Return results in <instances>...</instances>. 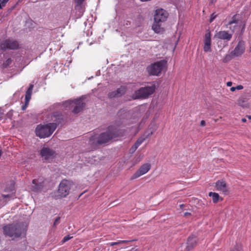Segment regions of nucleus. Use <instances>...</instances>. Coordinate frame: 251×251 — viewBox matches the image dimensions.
I'll list each match as a JSON object with an SVG mask.
<instances>
[{
  "instance_id": "obj_1",
  "label": "nucleus",
  "mask_w": 251,
  "mask_h": 251,
  "mask_svg": "<svg viewBox=\"0 0 251 251\" xmlns=\"http://www.w3.org/2000/svg\"><path fill=\"white\" fill-rule=\"evenodd\" d=\"M125 134V130L120 129L116 126L111 125L108 126L105 132L91 136L89 143L92 146L101 145L109 142L113 138L124 136Z\"/></svg>"
},
{
  "instance_id": "obj_2",
  "label": "nucleus",
  "mask_w": 251,
  "mask_h": 251,
  "mask_svg": "<svg viewBox=\"0 0 251 251\" xmlns=\"http://www.w3.org/2000/svg\"><path fill=\"white\" fill-rule=\"evenodd\" d=\"M168 15L167 11L162 8H158L155 10L154 23L152 25V29L155 33H162L164 31L162 23L167 20Z\"/></svg>"
},
{
  "instance_id": "obj_3",
  "label": "nucleus",
  "mask_w": 251,
  "mask_h": 251,
  "mask_svg": "<svg viewBox=\"0 0 251 251\" xmlns=\"http://www.w3.org/2000/svg\"><path fill=\"white\" fill-rule=\"evenodd\" d=\"M72 186L70 181L63 180L60 183L58 190L54 193L53 197L56 200L66 197L70 192Z\"/></svg>"
},
{
  "instance_id": "obj_4",
  "label": "nucleus",
  "mask_w": 251,
  "mask_h": 251,
  "mask_svg": "<svg viewBox=\"0 0 251 251\" xmlns=\"http://www.w3.org/2000/svg\"><path fill=\"white\" fill-rule=\"evenodd\" d=\"M50 120L52 123H50L55 130L57 126H62L68 122V116L60 111H55L50 114Z\"/></svg>"
},
{
  "instance_id": "obj_5",
  "label": "nucleus",
  "mask_w": 251,
  "mask_h": 251,
  "mask_svg": "<svg viewBox=\"0 0 251 251\" xmlns=\"http://www.w3.org/2000/svg\"><path fill=\"white\" fill-rule=\"evenodd\" d=\"M3 232L5 236L19 238L22 234V228L18 224H9L2 227Z\"/></svg>"
},
{
  "instance_id": "obj_6",
  "label": "nucleus",
  "mask_w": 251,
  "mask_h": 251,
  "mask_svg": "<svg viewBox=\"0 0 251 251\" xmlns=\"http://www.w3.org/2000/svg\"><path fill=\"white\" fill-rule=\"evenodd\" d=\"M55 129L50 124L46 125H39L35 129L36 135L40 138H45L50 136Z\"/></svg>"
},
{
  "instance_id": "obj_7",
  "label": "nucleus",
  "mask_w": 251,
  "mask_h": 251,
  "mask_svg": "<svg viewBox=\"0 0 251 251\" xmlns=\"http://www.w3.org/2000/svg\"><path fill=\"white\" fill-rule=\"evenodd\" d=\"M166 63L164 60L155 62L147 68V71L150 75L158 76L161 74Z\"/></svg>"
},
{
  "instance_id": "obj_8",
  "label": "nucleus",
  "mask_w": 251,
  "mask_h": 251,
  "mask_svg": "<svg viewBox=\"0 0 251 251\" xmlns=\"http://www.w3.org/2000/svg\"><path fill=\"white\" fill-rule=\"evenodd\" d=\"M155 87L154 85L151 86L141 87L135 91V99H141L147 98L149 95H151L155 91Z\"/></svg>"
},
{
  "instance_id": "obj_9",
  "label": "nucleus",
  "mask_w": 251,
  "mask_h": 251,
  "mask_svg": "<svg viewBox=\"0 0 251 251\" xmlns=\"http://www.w3.org/2000/svg\"><path fill=\"white\" fill-rule=\"evenodd\" d=\"M19 48V42L16 40L8 38L3 41H0V49L3 51L6 50H17Z\"/></svg>"
},
{
  "instance_id": "obj_10",
  "label": "nucleus",
  "mask_w": 251,
  "mask_h": 251,
  "mask_svg": "<svg viewBox=\"0 0 251 251\" xmlns=\"http://www.w3.org/2000/svg\"><path fill=\"white\" fill-rule=\"evenodd\" d=\"M55 151L49 148L44 147L40 150V155L46 161L52 160L55 156Z\"/></svg>"
},
{
  "instance_id": "obj_11",
  "label": "nucleus",
  "mask_w": 251,
  "mask_h": 251,
  "mask_svg": "<svg viewBox=\"0 0 251 251\" xmlns=\"http://www.w3.org/2000/svg\"><path fill=\"white\" fill-rule=\"evenodd\" d=\"M238 43L234 49L232 50V54L234 55V56L238 57L242 55L245 51L246 46L245 42L241 39L238 38Z\"/></svg>"
},
{
  "instance_id": "obj_12",
  "label": "nucleus",
  "mask_w": 251,
  "mask_h": 251,
  "mask_svg": "<svg viewBox=\"0 0 251 251\" xmlns=\"http://www.w3.org/2000/svg\"><path fill=\"white\" fill-rule=\"evenodd\" d=\"M72 104L73 106L72 113L74 114H76L82 111L86 105L85 103L83 102L82 97L74 100V103Z\"/></svg>"
},
{
  "instance_id": "obj_13",
  "label": "nucleus",
  "mask_w": 251,
  "mask_h": 251,
  "mask_svg": "<svg viewBox=\"0 0 251 251\" xmlns=\"http://www.w3.org/2000/svg\"><path fill=\"white\" fill-rule=\"evenodd\" d=\"M151 169V164L149 163L144 164L133 175L131 179H134L139 177L147 173Z\"/></svg>"
},
{
  "instance_id": "obj_14",
  "label": "nucleus",
  "mask_w": 251,
  "mask_h": 251,
  "mask_svg": "<svg viewBox=\"0 0 251 251\" xmlns=\"http://www.w3.org/2000/svg\"><path fill=\"white\" fill-rule=\"evenodd\" d=\"M126 92V88L124 86H121L117 90L110 92L108 94V97L110 99L119 98L125 94Z\"/></svg>"
},
{
  "instance_id": "obj_15",
  "label": "nucleus",
  "mask_w": 251,
  "mask_h": 251,
  "mask_svg": "<svg viewBox=\"0 0 251 251\" xmlns=\"http://www.w3.org/2000/svg\"><path fill=\"white\" fill-rule=\"evenodd\" d=\"M204 47L203 50L205 52H210L211 51V33L210 31L206 33L204 37Z\"/></svg>"
},
{
  "instance_id": "obj_16",
  "label": "nucleus",
  "mask_w": 251,
  "mask_h": 251,
  "mask_svg": "<svg viewBox=\"0 0 251 251\" xmlns=\"http://www.w3.org/2000/svg\"><path fill=\"white\" fill-rule=\"evenodd\" d=\"M197 244V238L195 236H189L186 243V246L184 251H190L193 249Z\"/></svg>"
},
{
  "instance_id": "obj_17",
  "label": "nucleus",
  "mask_w": 251,
  "mask_h": 251,
  "mask_svg": "<svg viewBox=\"0 0 251 251\" xmlns=\"http://www.w3.org/2000/svg\"><path fill=\"white\" fill-rule=\"evenodd\" d=\"M232 34L229 33L227 31H220L215 35V37L219 39L229 41L232 38Z\"/></svg>"
},
{
  "instance_id": "obj_18",
  "label": "nucleus",
  "mask_w": 251,
  "mask_h": 251,
  "mask_svg": "<svg viewBox=\"0 0 251 251\" xmlns=\"http://www.w3.org/2000/svg\"><path fill=\"white\" fill-rule=\"evenodd\" d=\"M44 186V181L39 182L36 179H33L32 180V185L31 186V189L33 192H39L41 191Z\"/></svg>"
},
{
  "instance_id": "obj_19",
  "label": "nucleus",
  "mask_w": 251,
  "mask_h": 251,
  "mask_svg": "<svg viewBox=\"0 0 251 251\" xmlns=\"http://www.w3.org/2000/svg\"><path fill=\"white\" fill-rule=\"evenodd\" d=\"M215 187L217 190L221 191L225 194H227L228 190L225 181L223 180H218L215 183Z\"/></svg>"
},
{
  "instance_id": "obj_20",
  "label": "nucleus",
  "mask_w": 251,
  "mask_h": 251,
  "mask_svg": "<svg viewBox=\"0 0 251 251\" xmlns=\"http://www.w3.org/2000/svg\"><path fill=\"white\" fill-rule=\"evenodd\" d=\"M152 133H153L151 131H147L145 132L142 136L137 140L135 143L139 146L146 139L151 135Z\"/></svg>"
},
{
  "instance_id": "obj_21",
  "label": "nucleus",
  "mask_w": 251,
  "mask_h": 251,
  "mask_svg": "<svg viewBox=\"0 0 251 251\" xmlns=\"http://www.w3.org/2000/svg\"><path fill=\"white\" fill-rule=\"evenodd\" d=\"M4 192H12L15 191V182L13 180H10L6 183Z\"/></svg>"
},
{
  "instance_id": "obj_22",
  "label": "nucleus",
  "mask_w": 251,
  "mask_h": 251,
  "mask_svg": "<svg viewBox=\"0 0 251 251\" xmlns=\"http://www.w3.org/2000/svg\"><path fill=\"white\" fill-rule=\"evenodd\" d=\"M74 103V100H69L63 102L62 105L64 107L63 109L64 110H70L72 111L73 109V106L72 103Z\"/></svg>"
},
{
  "instance_id": "obj_23",
  "label": "nucleus",
  "mask_w": 251,
  "mask_h": 251,
  "mask_svg": "<svg viewBox=\"0 0 251 251\" xmlns=\"http://www.w3.org/2000/svg\"><path fill=\"white\" fill-rule=\"evenodd\" d=\"M237 104L242 107L247 108L248 107V104L247 103L246 99L243 97L240 98L237 100Z\"/></svg>"
},
{
  "instance_id": "obj_24",
  "label": "nucleus",
  "mask_w": 251,
  "mask_h": 251,
  "mask_svg": "<svg viewBox=\"0 0 251 251\" xmlns=\"http://www.w3.org/2000/svg\"><path fill=\"white\" fill-rule=\"evenodd\" d=\"M85 0H74L75 8L76 10H80L83 7V3Z\"/></svg>"
},
{
  "instance_id": "obj_25",
  "label": "nucleus",
  "mask_w": 251,
  "mask_h": 251,
  "mask_svg": "<svg viewBox=\"0 0 251 251\" xmlns=\"http://www.w3.org/2000/svg\"><path fill=\"white\" fill-rule=\"evenodd\" d=\"M34 87L33 84H30L28 88L25 92V99H31V97L32 93V90Z\"/></svg>"
},
{
  "instance_id": "obj_26",
  "label": "nucleus",
  "mask_w": 251,
  "mask_h": 251,
  "mask_svg": "<svg viewBox=\"0 0 251 251\" xmlns=\"http://www.w3.org/2000/svg\"><path fill=\"white\" fill-rule=\"evenodd\" d=\"M208 196L212 197V201L214 203H217L220 198L219 194L215 192H210L209 193Z\"/></svg>"
},
{
  "instance_id": "obj_27",
  "label": "nucleus",
  "mask_w": 251,
  "mask_h": 251,
  "mask_svg": "<svg viewBox=\"0 0 251 251\" xmlns=\"http://www.w3.org/2000/svg\"><path fill=\"white\" fill-rule=\"evenodd\" d=\"M236 57V56H234V55L232 54V51L230 52L229 54H227L226 55L225 58L223 59V62L224 63H227L230 60H231L232 58Z\"/></svg>"
},
{
  "instance_id": "obj_28",
  "label": "nucleus",
  "mask_w": 251,
  "mask_h": 251,
  "mask_svg": "<svg viewBox=\"0 0 251 251\" xmlns=\"http://www.w3.org/2000/svg\"><path fill=\"white\" fill-rule=\"evenodd\" d=\"M133 241V240H131V241H129V240H120V241H118V242L109 243V244L111 246H114L115 245H121V244H123V243H128V242H131V241Z\"/></svg>"
},
{
  "instance_id": "obj_29",
  "label": "nucleus",
  "mask_w": 251,
  "mask_h": 251,
  "mask_svg": "<svg viewBox=\"0 0 251 251\" xmlns=\"http://www.w3.org/2000/svg\"><path fill=\"white\" fill-rule=\"evenodd\" d=\"M12 60L11 59V58L10 57L8 58L7 59H6V60L5 61H4L3 62V63L2 64V67L3 68H7L12 63Z\"/></svg>"
},
{
  "instance_id": "obj_30",
  "label": "nucleus",
  "mask_w": 251,
  "mask_h": 251,
  "mask_svg": "<svg viewBox=\"0 0 251 251\" xmlns=\"http://www.w3.org/2000/svg\"><path fill=\"white\" fill-rule=\"evenodd\" d=\"M230 251H243L242 245L240 244H237Z\"/></svg>"
},
{
  "instance_id": "obj_31",
  "label": "nucleus",
  "mask_w": 251,
  "mask_h": 251,
  "mask_svg": "<svg viewBox=\"0 0 251 251\" xmlns=\"http://www.w3.org/2000/svg\"><path fill=\"white\" fill-rule=\"evenodd\" d=\"M236 15H234L232 17L231 20L228 22L227 25H231L233 24L238 23V20L236 18Z\"/></svg>"
},
{
  "instance_id": "obj_32",
  "label": "nucleus",
  "mask_w": 251,
  "mask_h": 251,
  "mask_svg": "<svg viewBox=\"0 0 251 251\" xmlns=\"http://www.w3.org/2000/svg\"><path fill=\"white\" fill-rule=\"evenodd\" d=\"M29 100H29V99H25V104H23L22 105V110H25L26 109V108H27V106L28 105Z\"/></svg>"
},
{
  "instance_id": "obj_33",
  "label": "nucleus",
  "mask_w": 251,
  "mask_h": 251,
  "mask_svg": "<svg viewBox=\"0 0 251 251\" xmlns=\"http://www.w3.org/2000/svg\"><path fill=\"white\" fill-rule=\"evenodd\" d=\"M8 0H0V9H2L3 7L5 6Z\"/></svg>"
},
{
  "instance_id": "obj_34",
  "label": "nucleus",
  "mask_w": 251,
  "mask_h": 251,
  "mask_svg": "<svg viewBox=\"0 0 251 251\" xmlns=\"http://www.w3.org/2000/svg\"><path fill=\"white\" fill-rule=\"evenodd\" d=\"M73 238V236H71L70 235H67V236H65L63 239H62V242L63 243L68 241V240H69L70 239H72Z\"/></svg>"
},
{
  "instance_id": "obj_35",
  "label": "nucleus",
  "mask_w": 251,
  "mask_h": 251,
  "mask_svg": "<svg viewBox=\"0 0 251 251\" xmlns=\"http://www.w3.org/2000/svg\"><path fill=\"white\" fill-rule=\"evenodd\" d=\"M1 197L3 199L11 198H12L14 197V194H13V193H12L11 194H7V195L2 194Z\"/></svg>"
},
{
  "instance_id": "obj_36",
  "label": "nucleus",
  "mask_w": 251,
  "mask_h": 251,
  "mask_svg": "<svg viewBox=\"0 0 251 251\" xmlns=\"http://www.w3.org/2000/svg\"><path fill=\"white\" fill-rule=\"evenodd\" d=\"M60 217L59 216H57L55 220H54V222L53 223V226H56L57 225H58L60 223Z\"/></svg>"
},
{
  "instance_id": "obj_37",
  "label": "nucleus",
  "mask_w": 251,
  "mask_h": 251,
  "mask_svg": "<svg viewBox=\"0 0 251 251\" xmlns=\"http://www.w3.org/2000/svg\"><path fill=\"white\" fill-rule=\"evenodd\" d=\"M18 4V2H17L14 5L11 6L8 10V12L10 13L12 10H13Z\"/></svg>"
},
{
  "instance_id": "obj_38",
  "label": "nucleus",
  "mask_w": 251,
  "mask_h": 251,
  "mask_svg": "<svg viewBox=\"0 0 251 251\" xmlns=\"http://www.w3.org/2000/svg\"><path fill=\"white\" fill-rule=\"evenodd\" d=\"M138 145L134 143V144L131 148L130 150H131L132 152H134L138 148Z\"/></svg>"
},
{
  "instance_id": "obj_39",
  "label": "nucleus",
  "mask_w": 251,
  "mask_h": 251,
  "mask_svg": "<svg viewBox=\"0 0 251 251\" xmlns=\"http://www.w3.org/2000/svg\"><path fill=\"white\" fill-rule=\"evenodd\" d=\"M216 17H217V15H216L215 14V13H213L211 15V17H210V21H209L211 23L216 18Z\"/></svg>"
},
{
  "instance_id": "obj_40",
  "label": "nucleus",
  "mask_w": 251,
  "mask_h": 251,
  "mask_svg": "<svg viewBox=\"0 0 251 251\" xmlns=\"http://www.w3.org/2000/svg\"><path fill=\"white\" fill-rule=\"evenodd\" d=\"M236 89L237 90H241L243 88V86L241 85H237L236 87H235Z\"/></svg>"
},
{
  "instance_id": "obj_41",
  "label": "nucleus",
  "mask_w": 251,
  "mask_h": 251,
  "mask_svg": "<svg viewBox=\"0 0 251 251\" xmlns=\"http://www.w3.org/2000/svg\"><path fill=\"white\" fill-rule=\"evenodd\" d=\"M190 215H191V213H189V212H185V213H184V216L185 217H188V216H190Z\"/></svg>"
},
{
  "instance_id": "obj_42",
  "label": "nucleus",
  "mask_w": 251,
  "mask_h": 251,
  "mask_svg": "<svg viewBox=\"0 0 251 251\" xmlns=\"http://www.w3.org/2000/svg\"><path fill=\"white\" fill-rule=\"evenodd\" d=\"M205 125V121L204 120H202L201 122V126H203Z\"/></svg>"
},
{
  "instance_id": "obj_43",
  "label": "nucleus",
  "mask_w": 251,
  "mask_h": 251,
  "mask_svg": "<svg viewBox=\"0 0 251 251\" xmlns=\"http://www.w3.org/2000/svg\"><path fill=\"white\" fill-rule=\"evenodd\" d=\"M245 24H244L243 25V27L242 28V29H241V33H242L244 32V29H245Z\"/></svg>"
},
{
  "instance_id": "obj_44",
  "label": "nucleus",
  "mask_w": 251,
  "mask_h": 251,
  "mask_svg": "<svg viewBox=\"0 0 251 251\" xmlns=\"http://www.w3.org/2000/svg\"><path fill=\"white\" fill-rule=\"evenodd\" d=\"M231 85H232V82H231L229 81V82H227V85L228 86H231Z\"/></svg>"
},
{
  "instance_id": "obj_45",
  "label": "nucleus",
  "mask_w": 251,
  "mask_h": 251,
  "mask_svg": "<svg viewBox=\"0 0 251 251\" xmlns=\"http://www.w3.org/2000/svg\"><path fill=\"white\" fill-rule=\"evenodd\" d=\"M236 90V88L235 87H232L230 88V90L232 92H233L235 90Z\"/></svg>"
},
{
  "instance_id": "obj_46",
  "label": "nucleus",
  "mask_w": 251,
  "mask_h": 251,
  "mask_svg": "<svg viewBox=\"0 0 251 251\" xmlns=\"http://www.w3.org/2000/svg\"><path fill=\"white\" fill-rule=\"evenodd\" d=\"M242 121L244 123V122H246L247 121V120L245 118H242Z\"/></svg>"
},
{
  "instance_id": "obj_47",
  "label": "nucleus",
  "mask_w": 251,
  "mask_h": 251,
  "mask_svg": "<svg viewBox=\"0 0 251 251\" xmlns=\"http://www.w3.org/2000/svg\"><path fill=\"white\" fill-rule=\"evenodd\" d=\"M235 26H233V29H232L231 27H229V28H230L231 30H232L233 31H234V29H235Z\"/></svg>"
},
{
  "instance_id": "obj_48",
  "label": "nucleus",
  "mask_w": 251,
  "mask_h": 251,
  "mask_svg": "<svg viewBox=\"0 0 251 251\" xmlns=\"http://www.w3.org/2000/svg\"><path fill=\"white\" fill-rule=\"evenodd\" d=\"M248 117L249 119H251V116H248Z\"/></svg>"
},
{
  "instance_id": "obj_49",
  "label": "nucleus",
  "mask_w": 251,
  "mask_h": 251,
  "mask_svg": "<svg viewBox=\"0 0 251 251\" xmlns=\"http://www.w3.org/2000/svg\"><path fill=\"white\" fill-rule=\"evenodd\" d=\"M183 206H184V205H183V204H181V205H180V207H182Z\"/></svg>"
},
{
  "instance_id": "obj_50",
  "label": "nucleus",
  "mask_w": 251,
  "mask_h": 251,
  "mask_svg": "<svg viewBox=\"0 0 251 251\" xmlns=\"http://www.w3.org/2000/svg\"><path fill=\"white\" fill-rule=\"evenodd\" d=\"M22 1V0H19L18 2V3H19V2H21Z\"/></svg>"
},
{
  "instance_id": "obj_51",
  "label": "nucleus",
  "mask_w": 251,
  "mask_h": 251,
  "mask_svg": "<svg viewBox=\"0 0 251 251\" xmlns=\"http://www.w3.org/2000/svg\"><path fill=\"white\" fill-rule=\"evenodd\" d=\"M250 49H251V47L250 48Z\"/></svg>"
}]
</instances>
